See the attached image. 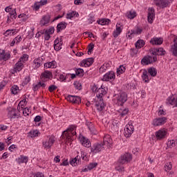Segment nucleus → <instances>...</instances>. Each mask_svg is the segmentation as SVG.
Returning <instances> with one entry per match:
<instances>
[{
	"mask_svg": "<svg viewBox=\"0 0 177 177\" xmlns=\"http://www.w3.org/2000/svg\"><path fill=\"white\" fill-rule=\"evenodd\" d=\"M135 35V31L131 30L127 32L126 37L128 39H132V37Z\"/></svg>",
	"mask_w": 177,
	"mask_h": 177,
	"instance_id": "obj_57",
	"label": "nucleus"
},
{
	"mask_svg": "<svg viewBox=\"0 0 177 177\" xmlns=\"http://www.w3.org/2000/svg\"><path fill=\"white\" fill-rule=\"evenodd\" d=\"M40 135H41V133L38 129L30 130L28 133V138H38V136H39Z\"/></svg>",
	"mask_w": 177,
	"mask_h": 177,
	"instance_id": "obj_33",
	"label": "nucleus"
},
{
	"mask_svg": "<svg viewBox=\"0 0 177 177\" xmlns=\"http://www.w3.org/2000/svg\"><path fill=\"white\" fill-rule=\"evenodd\" d=\"M18 164H27L28 162V157L25 156H20L16 159Z\"/></svg>",
	"mask_w": 177,
	"mask_h": 177,
	"instance_id": "obj_36",
	"label": "nucleus"
},
{
	"mask_svg": "<svg viewBox=\"0 0 177 177\" xmlns=\"http://www.w3.org/2000/svg\"><path fill=\"white\" fill-rule=\"evenodd\" d=\"M110 64L109 63H104L102 66L100 68V73H105V71L107 70V68H109Z\"/></svg>",
	"mask_w": 177,
	"mask_h": 177,
	"instance_id": "obj_47",
	"label": "nucleus"
},
{
	"mask_svg": "<svg viewBox=\"0 0 177 177\" xmlns=\"http://www.w3.org/2000/svg\"><path fill=\"white\" fill-rule=\"evenodd\" d=\"M27 105V100L24 99L21 100L18 104L17 110L19 113H21V110Z\"/></svg>",
	"mask_w": 177,
	"mask_h": 177,
	"instance_id": "obj_38",
	"label": "nucleus"
},
{
	"mask_svg": "<svg viewBox=\"0 0 177 177\" xmlns=\"http://www.w3.org/2000/svg\"><path fill=\"white\" fill-rule=\"evenodd\" d=\"M55 143V136L53 135L48 136L42 142L44 149H50Z\"/></svg>",
	"mask_w": 177,
	"mask_h": 177,
	"instance_id": "obj_4",
	"label": "nucleus"
},
{
	"mask_svg": "<svg viewBox=\"0 0 177 177\" xmlns=\"http://www.w3.org/2000/svg\"><path fill=\"white\" fill-rule=\"evenodd\" d=\"M79 17L80 14L77 11H69L66 15V18L68 19V20H73V19H75Z\"/></svg>",
	"mask_w": 177,
	"mask_h": 177,
	"instance_id": "obj_27",
	"label": "nucleus"
},
{
	"mask_svg": "<svg viewBox=\"0 0 177 177\" xmlns=\"http://www.w3.org/2000/svg\"><path fill=\"white\" fill-rule=\"evenodd\" d=\"M133 31L135 35H140V34H142L143 29L140 27H137Z\"/></svg>",
	"mask_w": 177,
	"mask_h": 177,
	"instance_id": "obj_62",
	"label": "nucleus"
},
{
	"mask_svg": "<svg viewBox=\"0 0 177 177\" xmlns=\"http://www.w3.org/2000/svg\"><path fill=\"white\" fill-rule=\"evenodd\" d=\"M10 91L12 95H17L20 92V88L17 85H14L11 87Z\"/></svg>",
	"mask_w": 177,
	"mask_h": 177,
	"instance_id": "obj_46",
	"label": "nucleus"
},
{
	"mask_svg": "<svg viewBox=\"0 0 177 177\" xmlns=\"http://www.w3.org/2000/svg\"><path fill=\"white\" fill-rule=\"evenodd\" d=\"M157 60V57L156 56H145L144 57V59L141 60V64L142 66H148V64H151L154 63Z\"/></svg>",
	"mask_w": 177,
	"mask_h": 177,
	"instance_id": "obj_10",
	"label": "nucleus"
},
{
	"mask_svg": "<svg viewBox=\"0 0 177 177\" xmlns=\"http://www.w3.org/2000/svg\"><path fill=\"white\" fill-rule=\"evenodd\" d=\"M104 149L106 148L103 146V144L95 143L91 148V153L97 154V153H100V151H102Z\"/></svg>",
	"mask_w": 177,
	"mask_h": 177,
	"instance_id": "obj_9",
	"label": "nucleus"
},
{
	"mask_svg": "<svg viewBox=\"0 0 177 177\" xmlns=\"http://www.w3.org/2000/svg\"><path fill=\"white\" fill-rule=\"evenodd\" d=\"M76 75H79V77H82L84 75V69L82 68H77L75 70Z\"/></svg>",
	"mask_w": 177,
	"mask_h": 177,
	"instance_id": "obj_58",
	"label": "nucleus"
},
{
	"mask_svg": "<svg viewBox=\"0 0 177 177\" xmlns=\"http://www.w3.org/2000/svg\"><path fill=\"white\" fill-rule=\"evenodd\" d=\"M115 97L117 100V104H118V106H122V104H124V103L128 100V96L124 92H120L119 94H116Z\"/></svg>",
	"mask_w": 177,
	"mask_h": 177,
	"instance_id": "obj_5",
	"label": "nucleus"
},
{
	"mask_svg": "<svg viewBox=\"0 0 177 177\" xmlns=\"http://www.w3.org/2000/svg\"><path fill=\"white\" fill-rule=\"evenodd\" d=\"M164 42V39L161 37H153L150 40L152 45H161Z\"/></svg>",
	"mask_w": 177,
	"mask_h": 177,
	"instance_id": "obj_34",
	"label": "nucleus"
},
{
	"mask_svg": "<svg viewBox=\"0 0 177 177\" xmlns=\"http://www.w3.org/2000/svg\"><path fill=\"white\" fill-rule=\"evenodd\" d=\"M171 52H172L174 56L177 57V37L174 39V44L171 45Z\"/></svg>",
	"mask_w": 177,
	"mask_h": 177,
	"instance_id": "obj_35",
	"label": "nucleus"
},
{
	"mask_svg": "<svg viewBox=\"0 0 177 177\" xmlns=\"http://www.w3.org/2000/svg\"><path fill=\"white\" fill-rule=\"evenodd\" d=\"M21 114H23L24 117H27V115H30V114H31V109L28 107L23 108L21 111Z\"/></svg>",
	"mask_w": 177,
	"mask_h": 177,
	"instance_id": "obj_43",
	"label": "nucleus"
},
{
	"mask_svg": "<svg viewBox=\"0 0 177 177\" xmlns=\"http://www.w3.org/2000/svg\"><path fill=\"white\" fill-rule=\"evenodd\" d=\"M133 125L132 123H129L126 125L124 128V135L126 138H129L133 133Z\"/></svg>",
	"mask_w": 177,
	"mask_h": 177,
	"instance_id": "obj_14",
	"label": "nucleus"
},
{
	"mask_svg": "<svg viewBox=\"0 0 177 177\" xmlns=\"http://www.w3.org/2000/svg\"><path fill=\"white\" fill-rule=\"evenodd\" d=\"M29 177H45L44 173L37 171L35 174L30 175Z\"/></svg>",
	"mask_w": 177,
	"mask_h": 177,
	"instance_id": "obj_60",
	"label": "nucleus"
},
{
	"mask_svg": "<svg viewBox=\"0 0 177 177\" xmlns=\"http://www.w3.org/2000/svg\"><path fill=\"white\" fill-rule=\"evenodd\" d=\"M80 159H81V158L80 156H77L75 158H74L73 159H72L70 161L71 165H72V167H76L77 164H78V162H80Z\"/></svg>",
	"mask_w": 177,
	"mask_h": 177,
	"instance_id": "obj_44",
	"label": "nucleus"
},
{
	"mask_svg": "<svg viewBox=\"0 0 177 177\" xmlns=\"http://www.w3.org/2000/svg\"><path fill=\"white\" fill-rule=\"evenodd\" d=\"M166 104L173 106V107H177V96L170 95L166 100Z\"/></svg>",
	"mask_w": 177,
	"mask_h": 177,
	"instance_id": "obj_17",
	"label": "nucleus"
},
{
	"mask_svg": "<svg viewBox=\"0 0 177 177\" xmlns=\"http://www.w3.org/2000/svg\"><path fill=\"white\" fill-rule=\"evenodd\" d=\"M167 114V112L165 110H164V108H162V106H160L158 110V115H165Z\"/></svg>",
	"mask_w": 177,
	"mask_h": 177,
	"instance_id": "obj_52",
	"label": "nucleus"
},
{
	"mask_svg": "<svg viewBox=\"0 0 177 177\" xmlns=\"http://www.w3.org/2000/svg\"><path fill=\"white\" fill-rule=\"evenodd\" d=\"M125 66L120 65L116 70L117 76L118 77L121 75V74H124V73H125Z\"/></svg>",
	"mask_w": 177,
	"mask_h": 177,
	"instance_id": "obj_41",
	"label": "nucleus"
},
{
	"mask_svg": "<svg viewBox=\"0 0 177 177\" xmlns=\"http://www.w3.org/2000/svg\"><path fill=\"white\" fill-rule=\"evenodd\" d=\"M18 62H20L21 63H26V62H28V55L24 54L19 59Z\"/></svg>",
	"mask_w": 177,
	"mask_h": 177,
	"instance_id": "obj_49",
	"label": "nucleus"
},
{
	"mask_svg": "<svg viewBox=\"0 0 177 177\" xmlns=\"http://www.w3.org/2000/svg\"><path fill=\"white\" fill-rule=\"evenodd\" d=\"M42 66V58L41 57H37L35 58L30 66V69L32 70H38L39 67Z\"/></svg>",
	"mask_w": 177,
	"mask_h": 177,
	"instance_id": "obj_12",
	"label": "nucleus"
},
{
	"mask_svg": "<svg viewBox=\"0 0 177 177\" xmlns=\"http://www.w3.org/2000/svg\"><path fill=\"white\" fill-rule=\"evenodd\" d=\"M66 28V24L61 22L57 26V31H62V30H64Z\"/></svg>",
	"mask_w": 177,
	"mask_h": 177,
	"instance_id": "obj_55",
	"label": "nucleus"
},
{
	"mask_svg": "<svg viewBox=\"0 0 177 177\" xmlns=\"http://www.w3.org/2000/svg\"><path fill=\"white\" fill-rule=\"evenodd\" d=\"M122 30H124V26H122V24L117 23L115 26V29L113 32V35L114 38H117V37L120 35L121 32H122Z\"/></svg>",
	"mask_w": 177,
	"mask_h": 177,
	"instance_id": "obj_16",
	"label": "nucleus"
},
{
	"mask_svg": "<svg viewBox=\"0 0 177 177\" xmlns=\"http://www.w3.org/2000/svg\"><path fill=\"white\" fill-rule=\"evenodd\" d=\"M126 16L128 19H135V17L136 16V12H135V10H131L127 12Z\"/></svg>",
	"mask_w": 177,
	"mask_h": 177,
	"instance_id": "obj_45",
	"label": "nucleus"
},
{
	"mask_svg": "<svg viewBox=\"0 0 177 177\" xmlns=\"http://www.w3.org/2000/svg\"><path fill=\"white\" fill-rule=\"evenodd\" d=\"M171 169H172V163L171 162L166 163L165 165V171H166V172H169V171H171Z\"/></svg>",
	"mask_w": 177,
	"mask_h": 177,
	"instance_id": "obj_53",
	"label": "nucleus"
},
{
	"mask_svg": "<svg viewBox=\"0 0 177 177\" xmlns=\"http://www.w3.org/2000/svg\"><path fill=\"white\" fill-rule=\"evenodd\" d=\"M103 146L105 149H110L113 146V140L110 135L106 134L104 137Z\"/></svg>",
	"mask_w": 177,
	"mask_h": 177,
	"instance_id": "obj_15",
	"label": "nucleus"
},
{
	"mask_svg": "<svg viewBox=\"0 0 177 177\" xmlns=\"http://www.w3.org/2000/svg\"><path fill=\"white\" fill-rule=\"evenodd\" d=\"M75 129H77L75 125H70L62 133L63 138H65L66 143L68 145L69 143L70 146H71V142L75 139V135H77Z\"/></svg>",
	"mask_w": 177,
	"mask_h": 177,
	"instance_id": "obj_1",
	"label": "nucleus"
},
{
	"mask_svg": "<svg viewBox=\"0 0 177 177\" xmlns=\"http://www.w3.org/2000/svg\"><path fill=\"white\" fill-rule=\"evenodd\" d=\"M75 88L76 89H78L79 91H81V88H82V84H81V82H80L79 81H75L73 84Z\"/></svg>",
	"mask_w": 177,
	"mask_h": 177,
	"instance_id": "obj_61",
	"label": "nucleus"
},
{
	"mask_svg": "<svg viewBox=\"0 0 177 177\" xmlns=\"http://www.w3.org/2000/svg\"><path fill=\"white\" fill-rule=\"evenodd\" d=\"M49 21H50V16L49 15H44L40 21V25L48 26V24H49Z\"/></svg>",
	"mask_w": 177,
	"mask_h": 177,
	"instance_id": "obj_29",
	"label": "nucleus"
},
{
	"mask_svg": "<svg viewBox=\"0 0 177 177\" xmlns=\"http://www.w3.org/2000/svg\"><path fill=\"white\" fill-rule=\"evenodd\" d=\"M40 78L41 81H44V82H46L47 81H49L52 80V78H53V74L49 71H45L41 73Z\"/></svg>",
	"mask_w": 177,
	"mask_h": 177,
	"instance_id": "obj_11",
	"label": "nucleus"
},
{
	"mask_svg": "<svg viewBox=\"0 0 177 177\" xmlns=\"http://www.w3.org/2000/svg\"><path fill=\"white\" fill-rule=\"evenodd\" d=\"M165 122H167V118H156L153 120L152 125H153V127H160L164 125Z\"/></svg>",
	"mask_w": 177,
	"mask_h": 177,
	"instance_id": "obj_21",
	"label": "nucleus"
},
{
	"mask_svg": "<svg viewBox=\"0 0 177 177\" xmlns=\"http://www.w3.org/2000/svg\"><path fill=\"white\" fill-rule=\"evenodd\" d=\"M107 94V87H105L104 86L102 85L100 88H98L96 93L95 97H97V96H100L101 99H103V96Z\"/></svg>",
	"mask_w": 177,
	"mask_h": 177,
	"instance_id": "obj_23",
	"label": "nucleus"
},
{
	"mask_svg": "<svg viewBox=\"0 0 177 177\" xmlns=\"http://www.w3.org/2000/svg\"><path fill=\"white\" fill-rule=\"evenodd\" d=\"M8 117L10 120H15V118H21V113L19 112V109H10L8 113Z\"/></svg>",
	"mask_w": 177,
	"mask_h": 177,
	"instance_id": "obj_8",
	"label": "nucleus"
},
{
	"mask_svg": "<svg viewBox=\"0 0 177 177\" xmlns=\"http://www.w3.org/2000/svg\"><path fill=\"white\" fill-rule=\"evenodd\" d=\"M97 23L100 26H109L111 21L109 19L102 18L97 20Z\"/></svg>",
	"mask_w": 177,
	"mask_h": 177,
	"instance_id": "obj_37",
	"label": "nucleus"
},
{
	"mask_svg": "<svg viewBox=\"0 0 177 177\" xmlns=\"http://www.w3.org/2000/svg\"><path fill=\"white\" fill-rule=\"evenodd\" d=\"M30 81H31L30 76H26L22 82V85H24V86L27 85V84H28V82H30Z\"/></svg>",
	"mask_w": 177,
	"mask_h": 177,
	"instance_id": "obj_64",
	"label": "nucleus"
},
{
	"mask_svg": "<svg viewBox=\"0 0 177 177\" xmlns=\"http://www.w3.org/2000/svg\"><path fill=\"white\" fill-rule=\"evenodd\" d=\"M24 68V64L18 61L14 67L13 69L11 70V73L15 74V73H19Z\"/></svg>",
	"mask_w": 177,
	"mask_h": 177,
	"instance_id": "obj_20",
	"label": "nucleus"
},
{
	"mask_svg": "<svg viewBox=\"0 0 177 177\" xmlns=\"http://www.w3.org/2000/svg\"><path fill=\"white\" fill-rule=\"evenodd\" d=\"M153 3L160 9H165V8H168L171 5L169 0H153Z\"/></svg>",
	"mask_w": 177,
	"mask_h": 177,
	"instance_id": "obj_7",
	"label": "nucleus"
},
{
	"mask_svg": "<svg viewBox=\"0 0 177 177\" xmlns=\"http://www.w3.org/2000/svg\"><path fill=\"white\" fill-rule=\"evenodd\" d=\"M132 160V155L131 153H124L122 155L118 160L120 165H118L115 167L116 171H119V172L124 171V166L123 164H127V162H129Z\"/></svg>",
	"mask_w": 177,
	"mask_h": 177,
	"instance_id": "obj_3",
	"label": "nucleus"
},
{
	"mask_svg": "<svg viewBox=\"0 0 177 177\" xmlns=\"http://www.w3.org/2000/svg\"><path fill=\"white\" fill-rule=\"evenodd\" d=\"M128 113H129V109L127 108H122L119 109V114H120V115H127Z\"/></svg>",
	"mask_w": 177,
	"mask_h": 177,
	"instance_id": "obj_50",
	"label": "nucleus"
},
{
	"mask_svg": "<svg viewBox=\"0 0 177 177\" xmlns=\"http://www.w3.org/2000/svg\"><path fill=\"white\" fill-rule=\"evenodd\" d=\"M115 80V73L114 71H109L104 75L102 81L113 82Z\"/></svg>",
	"mask_w": 177,
	"mask_h": 177,
	"instance_id": "obj_13",
	"label": "nucleus"
},
{
	"mask_svg": "<svg viewBox=\"0 0 177 177\" xmlns=\"http://www.w3.org/2000/svg\"><path fill=\"white\" fill-rule=\"evenodd\" d=\"M44 68H56V67H57V62H56V61L53 60L51 62H46L44 64Z\"/></svg>",
	"mask_w": 177,
	"mask_h": 177,
	"instance_id": "obj_28",
	"label": "nucleus"
},
{
	"mask_svg": "<svg viewBox=\"0 0 177 177\" xmlns=\"http://www.w3.org/2000/svg\"><path fill=\"white\" fill-rule=\"evenodd\" d=\"M97 167V162H91L88 165V166H85L82 168V172H88L89 171H92V169H95Z\"/></svg>",
	"mask_w": 177,
	"mask_h": 177,
	"instance_id": "obj_26",
	"label": "nucleus"
},
{
	"mask_svg": "<svg viewBox=\"0 0 177 177\" xmlns=\"http://www.w3.org/2000/svg\"><path fill=\"white\" fill-rule=\"evenodd\" d=\"M41 120H42V118L39 115H37L35 119H34V121L35 122V127H39V125H41L40 123H38L41 121Z\"/></svg>",
	"mask_w": 177,
	"mask_h": 177,
	"instance_id": "obj_54",
	"label": "nucleus"
},
{
	"mask_svg": "<svg viewBox=\"0 0 177 177\" xmlns=\"http://www.w3.org/2000/svg\"><path fill=\"white\" fill-rule=\"evenodd\" d=\"M155 12H154V8H149L148 9V16H147V19H148V21L151 24V23H153V21H154L155 19Z\"/></svg>",
	"mask_w": 177,
	"mask_h": 177,
	"instance_id": "obj_24",
	"label": "nucleus"
},
{
	"mask_svg": "<svg viewBox=\"0 0 177 177\" xmlns=\"http://www.w3.org/2000/svg\"><path fill=\"white\" fill-rule=\"evenodd\" d=\"M68 102L71 103H74L75 104H80L81 103V97L77 95H68L66 97Z\"/></svg>",
	"mask_w": 177,
	"mask_h": 177,
	"instance_id": "obj_18",
	"label": "nucleus"
},
{
	"mask_svg": "<svg viewBox=\"0 0 177 177\" xmlns=\"http://www.w3.org/2000/svg\"><path fill=\"white\" fill-rule=\"evenodd\" d=\"M0 58L1 60H4L6 62V60H9L10 59V53H5V51L2 50Z\"/></svg>",
	"mask_w": 177,
	"mask_h": 177,
	"instance_id": "obj_40",
	"label": "nucleus"
},
{
	"mask_svg": "<svg viewBox=\"0 0 177 177\" xmlns=\"http://www.w3.org/2000/svg\"><path fill=\"white\" fill-rule=\"evenodd\" d=\"M155 136L157 140H162V139H165L168 136V129L165 128H162L156 131Z\"/></svg>",
	"mask_w": 177,
	"mask_h": 177,
	"instance_id": "obj_6",
	"label": "nucleus"
},
{
	"mask_svg": "<svg viewBox=\"0 0 177 177\" xmlns=\"http://www.w3.org/2000/svg\"><path fill=\"white\" fill-rule=\"evenodd\" d=\"M142 81L145 82V84H149L151 78L149 76V73L147 71H144L142 75Z\"/></svg>",
	"mask_w": 177,
	"mask_h": 177,
	"instance_id": "obj_39",
	"label": "nucleus"
},
{
	"mask_svg": "<svg viewBox=\"0 0 177 177\" xmlns=\"http://www.w3.org/2000/svg\"><path fill=\"white\" fill-rule=\"evenodd\" d=\"M79 140L81 145H82L84 147H91V141L89 140V139L85 138L84 136L80 135Z\"/></svg>",
	"mask_w": 177,
	"mask_h": 177,
	"instance_id": "obj_22",
	"label": "nucleus"
},
{
	"mask_svg": "<svg viewBox=\"0 0 177 177\" xmlns=\"http://www.w3.org/2000/svg\"><path fill=\"white\" fill-rule=\"evenodd\" d=\"M167 147H169L170 149L172 147H175V145H176V141L175 140H169L167 142Z\"/></svg>",
	"mask_w": 177,
	"mask_h": 177,
	"instance_id": "obj_51",
	"label": "nucleus"
},
{
	"mask_svg": "<svg viewBox=\"0 0 177 177\" xmlns=\"http://www.w3.org/2000/svg\"><path fill=\"white\" fill-rule=\"evenodd\" d=\"M17 32H19L17 29H8L3 33V35L4 37H13L16 35Z\"/></svg>",
	"mask_w": 177,
	"mask_h": 177,
	"instance_id": "obj_30",
	"label": "nucleus"
},
{
	"mask_svg": "<svg viewBox=\"0 0 177 177\" xmlns=\"http://www.w3.org/2000/svg\"><path fill=\"white\" fill-rule=\"evenodd\" d=\"M48 3V0H40L39 1L35 2L34 4V9L38 10L41 6H44V5H46Z\"/></svg>",
	"mask_w": 177,
	"mask_h": 177,
	"instance_id": "obj_32",
	"label": "nucleus"
},
{
	"mask_svg": "<svg viewBox=\"0 0 177 177\" xmlns=\"http://www.w3.org/2000/svg\"><path fill=\"white\" fill-rule=\"evenodd\" d=\"M156 54L162 56V55H165V50H164V48H159L156 49Z\"/></svg>",
	"mask_w": 177,
	"mask_h": 177,
	"instance_id": "obj_59",
	"label": "nucleus"
},
{
	"mask_svg": "<svg viewBox=\"0 0 177 177\" xmlns=\"http://www.w3.org/2000/svg\"><path fill=\"white\" fill-rule=\"evenodd\" d=\"M135 46L137 49H140V48H143V46H145V41L142 39H139L135 44Z\"/></svg>",
	"mask_w": 177,
	"mask_h": 177,
	"instance_id": "obj_48",
	"label": "nucleus"
},
{
	"mask_svg": "<svg viewBox=\"0 0 177 177\" xmlns=\"http://www.w3.org/2000/svg\"><path fill=\"white\" fill-rule=\"evenodd\" d=\"M147 73L151 77H156L157 75V69L154 67H151L147 69Z\"/></svg>",
	"mask_w": 177,
	"mask_h": 177,
	"instance_id": "obj_42",
	"label": "nucleus"
},
{
	"mask_svg": "<svg viewBox=\"0 0 177 177\" xmlns=\"http://www.w3.org/2000/svg\"><path fill=\"white\" fill-rule=\"evenodd\" d=\"M93 62H95V59L93 57L86 58L80 63V66L81 67H91V65L93 64Z\"/></svg>",
	"mask_w": 177,
	"mask_h": 177,
	"instance_id": "obj_19",
	"label": "nucleus"
},
{
	"mask_svg": "<svg viewBox=\"0 0 177 177\" xmlns=\"http://www.w3.org/2000/svg\"><path fill=\"white\" fill-rule=\"evenodd\" d=\"M23 40V36L19 35L11 41L10 46H15V45H18Z\"/></svg>",
	"mask_w": 177,
	"mask_h": 177,
	"instance_id": "obj_31",
	"label": "nucleus"
},
{
	"mask_svg": "<svg viewBox=\"0 0 177 177\" xmlns=\"http://www.w3.org/2000/svg\"><path fill=\"white\" fill-rule=\"evenodd\" d=\"M95 104L96 110L100 113V115H106V104L103 102V98L100 95H98L92 101Z\"/></svg>",
	"mask_w": 177,
	"mask_h": 177,
	"instance_id": "obj_2",
	"label": "nucleus"
},
{
	"mask_svg": "<svg viewBox=\"0 0 177 177\" xmlns=\"http://www.w3.org/2000/svg\"><path fill=\"white\" fill-rule=\"evenodd\" d=\"M88 129L93 135H96V129H95V127H93V125H92V123H90V126L88 127Z\"/></svg>",
	"mask_w": 177,
	"mask_h": 177,
	"instance_id": "obj_63",
	"label": "nucleus"
},
{
	"mask_svg": "<svg viewBox=\"0 0 177 177\" xmlns=\"http://www.w3.org/2000/svg\"><path fill=\"white\" fill-rule=\"evenodd\" d=\"M8 16H10L12 19H16L17 16V13L16 12V8H12V10L9 12Z\"/></svg>",
	"mask_w": 177,
	"mask_h": 177,
	"instance_id": "obj_56",
	"label": "nucleus"
},
{
	"mask_svg": "<svg viewBox=\"0 0 177 177\" xmlns=\"http://www.w3.org/2000/svg\"><path fill=\"white\" fill-rule=\"evenodd\" d=\"M63 45V41L62 40V38L57 37L55 41H54V49L57 52L60 50L62 49V46Z\"/></svg>",
	"mask_w": 177,
	"mask_h": 177,
	"instance_id": "obj_25",
	"label": "nucleus"
}]
</instances>
